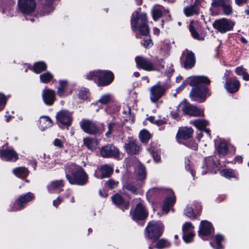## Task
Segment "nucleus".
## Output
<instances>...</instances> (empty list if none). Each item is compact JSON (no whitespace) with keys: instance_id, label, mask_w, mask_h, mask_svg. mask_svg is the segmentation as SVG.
<instances>
[{"instance_id":"obj_56","label":"nucleus","mask_w":249,"mask_h":249,"mask_svg":"<svg viewBox=\"0 0 249 249\" xmlns=\"http://www.w3.org/2000/svg\"><path fill=\"white\" fill-rule=\"evenodd\" d=\"M147 150L149 152L150 154L153 153V152H155V151H157L158 149L156 143L154 142L151 143L150 145L147 148Z\"/></svg>"},{"instance_id":"obj_11","label":"nucleus","mask_w":249,"mask_h":249,"mask_svg":"<svg viewBox=\"0 0 249 249\" xmlns=\"http://www.w3.org/2000/svg\"><path fill=\"white\" fill-rule=\"evenodd\" d=\"M34 198V195L28 193L26 195L21 196L15 202L14 206L9 210L10 211H18L22 209L26 203L30 201Z\"/></svg>"},{"instance_id":"obj_29","label":"nucleus","mask_w":249,"mask_h":249,"mask_svg":"<svg viewBox=\"0 0 249 249\" xmlns=\"http://www.w3.org/2000/svg\"><path fill=\"white\" fill-rule=\"evenodd\" d=\"M84 144L89 149L93 150L96 148L98 144L96 139L90 137H87L83 140Z\"/></svg>"},{"instance_id":"obj_3","label":"nucleus","mask_w":249,"mask_h":249,"mask_svg":"<svg viewBox=\"0 0 249 249\" xmlns=\"http://www.w3.org/2000/svg\"><path fill=\"white\" fill-rule=\"evenodd\" d=\"M131 28L134 32L139 31L141 35L147 36L150 33L147 25L146 15L141 14L138 10L132 14L131 20Z\"/></svg>"},{"instance_id":"obj_20","label":"nucleus","mask_w":249,"mask_h":249,"mask_svg":"<svg viewBox=\"0 0 249 249\" xmlns=\"http://www.w3.org/2000/svg\"><path fill=\"white\" fill-rule=\"evenodd\" d=\"M42 97L46 105L52 106L55 100V92L52 89H44L42 90Z\"/></svg>"},{"instance_id":"obj_1","label":"nucleus","mask_w":249,"mask_h":249,"mask_svg":"<svg viewBox=\"0 0 249 249\" xmlns=\"http://www.w3.org/2000/svg\"><path fill=\"white\" fill-rule=\"evenodd\" d=\"M210 80L207 76H195L191 77L189 85L192 87L190 96L193 98H198L199 102H203L207 96L210 95L209 89L202 84H209Z\"/></svg>"},{"instance_id":"obj_42","label":"nucleus","mask_w":249,"mask_h":249,"mask_svg":"<svg viewBox=\"0 0 249 249\" xmlns=\"http://www.w3.org/2000/svg\"><path fill=\"white\" fill-rule=\"evenodd\" d=\"M168 246V241L165 239H161L157 241L156 243L155 247L159 249H162Z\"/></svg>"},{"instance_id":"obj_61","label":"nucleus","mask_w":249,"mask_h":249,"mask_svg":"<svg viewBox=\"0 0 249 249\" xmlns=\"http://www.w3.org/2000/svg\"><path fill=\"white\" fill-rule=\"evenodd\" d=\"M246 72V70L242 67H238L236 68L235 72L239 75H243Z\"/></svg>"},{"instance_id":"obj_31","label":"nucleus","mask_w":249,"mask_h":249,"mask_svg":"<svg viewBox=\"0 0 249 249\" xmlns=\"http://www.w3.org/2000/svg\"><path fill=\"white\" fill-rule=\"evenodd\" d=\"M52 125V121L48 116H42L39 120V126L43 130Z\"/></svg>"},{"instance_id":"obj_9","label":"nucleus","mask_w":249,"mask_h":249,"mask_svg":"<svg viewBox=\"0 0 249 249\" xmlns=\"http://www.w3.org/2000/svg\"><path fill=\"white\" fill-rule=\"evenodd\" d=\"M18 6L22 13L28 15L35 11L36 3L35 0H18Z\"/></svg>"},{"instance_id":"obj_15","label":"nucleus","mask_w":249,"mask_h":249,"mask_svg":"<svg viewBox=\"0 0 249 249\" xmlns=\"http://www.w3.org/2000/svg\"><path fill=\"white\" fill-rule=\"evenodd\" d=\"M99 79L98 85L99 86H105L109 85L112 82L114 78V75L110 71L99 70Z\"/></svg>"},{"instance_id":"obj_22","label":"nucleus","mask_w":249,"mask_h":249,"mask_svg":"<svg viewBox=\"0 0 249 249\" xmlns=\"http://www.w3.org/2000/svg\"><path fill=\"white\" fill-rule=\"evenodd\" d=\"M0 157L7 161H15L18 159V155L13 149L0 150Z\"/></svg>"},{"instance_id":"obj_25","label":"nucleus","mask_w":249,"mask_h":249,"mask_svg":"<svg viewBox=\"0 0 249 249\" xmlns=\"http://www.w3.org/2000/svg\"><path fill=\"white\" fill-rule=\"evenodd\" d=\"M190 123L194 125L198 129L204 131L207 134H209V130L206 129L208 122L205 120L197 119L190 121Z\"/></svg>"},{"instance_id":"obj_32","label":"nucleus","mask_w":249,"mask_h":249,"mask_svg":"<svg viewBox=\"0 0 249 249\" xmlns=\"http://www.w3.org/2000/svg\"><path fill=\"white\" fill-rule=\"evenodd\" d=\"M231 0H226L222 7V11L224 15L230 16L233 13V9L231 6Z\"/></svg>"},{"instance_id":"obj_38","label":"nucleus","mask_w":249,"mask_h":249,"mask_svg":"<svg viewBox=\"0 0 249 249\" xmlns=\"http://www.w3.org/2000/svg\"><path fill=\"white\" fill-rule=\"evenodd\" d=\"M40 81L44 83H49L53 78V75L49 72L40 74L39 76Z\"/></svg>"},{"instance_id":"obj_57","label":"nucleus","mask_w":249,"mask_h":249,"mask_svg":"<svg viewBox=\"0 0 249 249\" xmlns=\"http://www.w3.org/2000/svg\"><path fill=\"white\" fill-rule=\"evenodd\" d=\"M51 185L52 187H62L64 183L62 180H59L52 181Z\"/></svg>"},{"instance_id":"obj_26","label":"nucleus","mask_w":249,"mask_h":249,"mask_svg":"<svg viewBox=\"0 0 249 249\" xmlns=\"http://www.w3.org/2000/svg\"><path fill=\"white\" fill-rule=\"evenodd\" d=\"M68 88V82L65 80H61L59 82V85L57 88V95L60 97L67 96L68 94L66 90Z\"/></svg>"},{"instance_id":"obj_8","label":"nucleus","mask_w":249,"mask_h":249,"mask_svg":"<svg viewBox=\"0 0 249 249\" xmlns=\"http://www.w3.org/2000/svg\"><path fill=\"white\" fill-rule=\"evenodd\" d=\"M196 58L194 53L188 49L184 51L180 58V63L185 69H191L195 66Z\"/></svg>"},{"instance_id":"obj_10","label":"nucleus","mask_w":249,"mask_h":249,"mask_svg":"<svg viewBox=\"0 0 249 249\" xmlns=\"http://www.w3.org/2000/svg\"><path fill=\"white\" fill-rule=\"evenodd\" d=\"M217 170V165L213 157H208L205 159L201 173L202 175L208 173H216Z\"/></svg>"},{"instance_id":"obj_4","label":"nucleus","mask_w":249,"mask_h":249,"mask_svg":"<svg viewBox=\"0 0 249 249\" xmlns=\"http://www.w3.org/2000/svg\"><path fill=\"white\" fill-rule=\"evenodd\" d=\"M163 230L162 224L159 221H151L145 229V235L149 239L156 241L162 234Z\"/></svg>"},{"instance_id":"obj_37","label":"nucleus","mask_w":249,"mask_h":249,"mask_svg":"<svg viewBox=\"0 0 249 249\" xmlns=\"http://www.w3.org/2000/svg\"><path fill=\"white\" fill-rule=\"evenodd\" d=\"M218 152L220 156H225L228 152V147L226 143L221 142L220 143L218 148Z\"/></svg>"},{"instance_id":"obj_5","label":"nucleus","mask_w":249,"mask_h":249,"mask_svg":"<svg viewBox=\"0 0 249 249\" xmlns=\"http://www.w3.org/2000/svg\"><path fill=\"white\" fill-rule=\"evenodd\" d=\"M234 25L235 23L233 21L226 18L215 20L213 23V28L221 34L232 31Z\"/></svg>"},{"instance_id":"obj_14","label":"nucleus","mask_w":249,"mask_h":249,"mask_svg":"<svg viewBox=\"0 0 249 249\" xmlns=\"http://www.w3.org/2000/svg\"><path fill=\"white\" fill-rule=\"evenodd\" d=\"M57 121L61 124L69 126L71 125L72 118L71 112L66 110H61L56 116Z\"/></svg>"},{"instance_id":"obj_48","label":"nucleus","mask_w":249,"mask_h":249,"mask_svg":"<svg viewBox=\"0 0 249 249\" xmlns=\"http://www.w3.org/2000/svg\"><path fill=\"white\" fill-rule=\"evenodd\" d=\"M215 239L216 244V249H222V247L220 243L224 239L223 236L220 234H216L215 236Z\"/></svg>"},{"instance_id":"obj_12","label":"nucleus","mask_w":249,"mask_h":249,"mask_svg":"<svg viewBox=\"0 0 249 249\" xmlns=\"http://www.w3.org/2000/svg\"><path fill=\"white\" fill-rule=\"evenodd\" d=\"M181 110L185 114L193 116H203L204 112L202 109H198L189 103L184 102Z\"/></svg>"},{"instance_id":"obj_43","label":"nucleus","mask_w":249,"mask_h":249,"mask_svg":"<svg viewBox=\"0 0 249 249\" xmlns=\"http://www.w3.org/2000/svg\"><path fill=\"white\" fill-rule=\"evenodd\" d=\"M112 200L116 205L120 206L124 203V199L119 194H116L111 197Z\"/></svg>"},{"instance_id":"obj_18","label":"nucleus","mask_w":249,"mask_h":249,"mask_svg":"<svg viewBox=\"0 0 249 249\" xmlns=\"http://www.w3.org/2000/svg\"><path fill=\"white\" fill-rule=\"evenodd\" d=\"M113 168L109 165L105 164L98 168L94 173L97 178H108L112 174Z\"/></svg>"},{"instance_id":"obj_34","label":"nucleus","mask_w":249,"mask_h":249,"mask_svg":"<svg viewBox=\"0 0 249 249\" xmlns=\"http://www.w3.org/2000/svg\"><path fill=\"white\" fill-rule=\"evenodd\" d=\"M47 66L46 64L42 61L35 63L33 66V71L35 73H39L46 70Z\"/></svg>"},{"instance_id":"obj_33","label":"nucleus","mask_w":249,"mask_h":249,"mask_svg":"<svg viewBox=\"0 0 249 249\" xmlns=\"http://www.w3.org/2000/svg\"><path fill=\"white\" fill-rule=\"evenodd\" d=\"M220 174L221 176L228 179L236 178V173L235 171L231 169H223L220 171Z\"/></svg>"},{"instance_id":"obj_52","label":"nucleus","mask_w":249,"mask_h":249,"mask_svg":"<svg viewBox=\"0 0 249 249\" xmlns=\"http://www.w3.org/2000/svg\"><path fill=\"white\" fill-rule=\"evenodd\" d=\"M164 60L163 59H159L156 62V70H160L161 69H163L164 68Z\"/></svg>"},{"instance_id":"obj_19","label":"nucleus","mask_w":249,"mask_h":249,"mask_svg":"<svg viewBox=\"0 0 249 249\" xmlns=\"http://www.w3.org/2000/svg\"><path fill=\"white\" fill-rule=\"evenodd\" d=\"M147 215V212L141 203H138L137 205L135 211L132 213V218L134 220L144 219L146 218Z\"/></svg>"},{"instance_id":"obj_39","label":"nucleus","mask_w":249,"mask_h":249,"mask_svg":"<svg viewBox=\"0 0 249 249\" xmlns=\"http://www.w3.org/2000/svg\"><path fill=\"white\" fill-rule=\"evenodd\" d=\"M151 138L150 134L146 130H142L140 133V139L142 142H146Z\"/></svg>"},{"instance_id":"obj_62","label":"nucleus","mask_w":249,"mask_h":249,"mask_svg":"<svg viewBox=\"0 0 249 249\" xmlns=\"http://www.w3.org/2000/svg\"><path fill=\"white\" fill-rule=\"evenodd\" d=\"M151 155L153 156L154 160L156 162H158L160 160V157L158 153V150L155 152H153V153L151 154Z\"/></svg>"},{"instance_id":"obj_54","label":"nucleus","mask_w":249,"mask_h":249,"mask_svg":"<svg viewBox=\"0 0 249 249\" xmlns=\"http://www.w3.org/2000/svg\"><path fill=\"white\" fill-rule=\"evenodd\" d=\"M185 168L187 170H189L190 173L192 175V176L194 177V172L193 170L191 168V167L190 166V161L188 159H185Z\"/></svg>"},{"instance_id":"obj_40","label":"nucleus","mask_w":249,"mask_h":249,"mask_svg":"<svg viewBox=\"0 0 249 249\" xmlns=\"http://www.w3.org/2000/svg\"><path fill=\"white\" fill-rule=\"evenodd\" d=\"M112 100V96L110 94H106L102 95L98 100V102L101 104L106 105L109 103Z\"/></svg>"},{"instance_id":"obj_28","label":"nucleus","mask_w":249,"mask_h":249,"mask_svg":"<svg viewBox=\"0 0 249 249\" xmlns=\"http://www.w3.org/2000/svg\"><path fill=\"white\" fill-rule=\"evenodd\" d=\"M198 10L199 7L196 2L192 5L185 7L183 9L184 13L187 17H190L195 14H198Z\"/></svg>"},{"instance_id":"obj_35","label":"nucleus","mask_w":249,"mask_h":249,"mask_svg":"<svg viewBox=\"0 0 249 249\" xmlns=\"http://www.w3.org/2000/svg\"><path fill=\"white\" fill-rule=\"evenodd\" d=\"M43 5V10L45 13L49 14L53 10L52 5L53 0H41Z\"/></svg>"},{"instance_id":"obj_47","label":"nucleus","mask_w":249,"mask_h":249,"mask_svg":"<svg viewBox=\"0 0 249 249\" xmlns=\"http://www.w3.org/2000/svg\"><path fill=\"white\" fill-rule=\"evenodd\" d=\"M152 12L153 19L155 20H156L158 19H159V18H160L162 15V11L160 9H156V8L152 10Z\"/></svg>"},{"instance_id":"obj_51","label":"nucleus","mask_w":249,"mask_h":249,"mask_svg":"<svg viewBox=\"0 0 249 249\" xmlns=\"http://www.w3.org/2000/svg\"><path fill=\"white\" fill-rule=\"evenodd\" d=\"M99 70L93 71H90L88 74L87 75V78L89 80H92L94 77H98L99 79Z\"/></svg>"},{"instance_id":"obj_27","label":"nucleus","mask_w":249,"mask_h":249,"mask_svg":"<svg viewBox=\"0 0 249 249\" xmlns=\"http://www.w3.org/2000/svg\"><path fill=\"white\" fill-rule=\"evenodd\" d=\"M176 202V197L173 193L170 196L167 197L164 200L163 205V210L167 213L170 209L174 205Z\"/></svg>"},{"instance_id":"obj_36","label":"nucleus","mask_w":249,"mask_h":249,"mask_svg":"<svg viewBox=\"0 0 249 249\" xmlns=\"http://www.w3.org/2000/svg\"><path fill=\"white\" fill-rule=\"evenodd\" d=\"M137 172L140 179H143L146 178L145 168L143 165H139L137 168Z\"/></svg>"},{"instance_id":"obj_63","label":"nucleus","mask_w":249,"mask_h":249,"mask_svg":"<svg viewBox=\"0 0 249 249\" xmlns=\"http://www.w3.org/2000/svg\"><path fill=\"white\" fill-rule=\"evenodd\" d=\"M166 123V120L163 119H160L158 120H155V121L154 122V124H156V125L160 126L161 125Z\"/></svg>"},{"instance_id":"obj_44","label":"nucleus","mask_w":249,"mask_h":249,"mask_svg":"<svg viewBox=\"0 0 249 249\" xmlns=\"http://www.w3.org/2000/svg\"><path fill=\"white\" fill-rule=\"evenodd\" d=\"M189 30L191 33L192 36L195 39L199 40V35L196 30L195 29L194 23L191 22L189 26Z\"/></svg>"},{"instance_id":"obj_55","label":"nucleus","mask_w":249,"mask_h":249,"mask_svg":"<svg viewBox=\"0 0 249 249\" xmlns=\"http://www.w3.org/2000/svg\"><path fill=\"white\" fill-rule=\"evenodd\" d=\"M53 144L55 146L59 148H62L64 147L63 142L59 139H55L53 142Z\"/></svg>"},{"instance_id":"obj_49","label":"nucleus","mask_w":249,"mask_h":249,"mask_svg":"<svg viewBox=\"0 0 249 249\" xmlns=\"http://www.w3.org/2000/svg\"><path fill=\"white\" fill-rule=\"evenodd\" d=\"M89 96V93L87 89H81L79 92L78 96L79 97L83 100H85L88 98Z\"/></svg>"},{"instance_id":"obj_24","label":"nucleus","mask_w":249,"mask_h":249,"mask_svg":"<svg viewBox=\"0 0 249 249\" xmlns=\"http://www.w3.org/2000/svg\"><path fill=\"white\" fill-rule=\"evenodd\" d=\"M239 86L240 83L239 81L235 79H233L227 81L224 85V87L229 92L233 93L238 90Z\"/></svg>"},{"instance_id":"obj_6","label":"nucleus","mask_w":249,"mask_h":249,"mask_svg":"<svg viewBox=\"0 0 249 249\" xmlns=\"http://www.w3.org/2000/svg\"><path fill=\"white\" fill-rule=\"evenodd\" d=\"M100 154L105 158L118 159L120 157L119 149L112 144H107L103 146L100 150Z\"/></svg>"},{"instance_id":"obj_53","label":"nucleus","mask_w":249,"mask_h":249,"mask_svg":"<svg viewBox=\"0 0 249 249\" xmlns=\"http://www.w3.org/2000/svg\"><path fill=\"white\" fill-rule=\"evenodd\" d=\"M7 98L2 94L0 93V111H1L4 107L6 103Z\"/></svg>"},{"instance_id":"obj_2","label":"nucleus","mask_w":249,"mask_h":249,"mask_svg":"<svg viewBox=\"0 0 249 249\" xmlns=\"http://www.w3.org/2000/svg\"><path fill=\"white\" fill-rule=\"evenodd\" d=\"M66 178L71 184L83 186L88 180V176L83 168L73 163L67 164Z\"/></svg>"},{"instance_id":"obj_60","label":"nucleus","mask_w":249,"mask_h":249,"mask_svg":"<svg viewBox=\"0 0 249 249\" xmlns=\"http://www.w3.org/2000/svg\"><path fill=\"white\" fill-rule=\"evenodd\" d=\"M114 126L115 124L112 123H110L108 124V131L106 134L107 137H109L112 134Z\"/></svg>"},{"instance_id":"obj_30","label":"nucleus","mask_w":249,"mask_h":249,"mask_svg":"<svg viewBox=\"0 0 249 249\" xmlns=\"http://www.w3.org/2000/svg\"><path fill=\"white\" fill-rule=\"evenodd\" d=\"M13 173L18 178H24L28 175L29 172L24 167H19L13 170Z\"/></svg>"},{"instance_id":"obj_45","label":"nucleus","mask_w":249,"mask_h":249,"mask_svg":"<svg viewBox=\"0 0 249 249\" xmlns=\"http://www.w3.org/2000/svg\"><path fill=\"white\" fill-rule=\"evenodd\" d=\"M195 236V233L193 232H188L183 233V239L186 243L190 242Z\"/></svg>"},{"instance_id":"obj_21","label":"nucleus","mask_w":249,"mask_h":249,"mask_svg":"<svg viewBox=\"0 0 249 249\" xmlns=\"http://www.w3.org/2000/svg\"><path fill=\"white\" fill-rule=\"evenodd\" d=\"M212 224L206 220H203L200 224L198 232L200 236H209L212 233Z\"/></svg>"},{"instance_id":"obj_13","label":"nucleus","mask_w":249,"mask_h":249,"mask_svg":"<svg viewBox=\"0 0 249 249\" xmlns=\"http://www.w3.org/2000/svg\"><path fill=\"white\" fill-rule=\"evenodd\" d=\"M165 89L159 83L152 86L150 89V98L152 102H156L163 95Z\"/></svg>"},{"instance_id":"obj_50","label":"nucleus","mask_w":249,"mask_h":249,"mask_svg":"<svg viewBox=\"0 0 249 249\" xmlns=\"http://www.w3.org/2000/svg\"><path fill=\"white\" fill-rule=\"evenodd\" d=\"M226 0H213L211 5L214 8L222 7Z\"/></svg>"},{"instance_id":"obj_23","label":"nucleus","mask_w":249,"mask_h":249,"mask_svg":"<svg viewBox=\"0 0 249 249\" xmlns=\"http://www.w3.org/2000/svg\"><path fill=\"white\" fill-rule=\"evenodd\" d=\"M194 130L192 128L187 127H182L179 128L177 135V139L178 142L180 140H186L191 138L193 135Z\"/></svg>"},{"instance_id":"obj_59","label":"nucleus","mask_w":249,"mask_h":249,"mask_svg":"<svg viewBox=\"0 0 249 249\" xmlns=\"http://www.w3.org/2000/svg\"><path fill=\"white\" fill-rule=\"evenodd\" d=\"M118 185V182L116 181L115 180L110 179H109L106 183V185L107 187H114L115 186H117Z\"/></svg>"},{"instance_id":"obj_58","label":"nucleus","mask_w":249,"mask_h":249,"mask_svg":"<svg viewBox=\"0 0 249 249\" xmlns=\"http://www.w3.org/2000/svg\"><path fill=\"white\" fill-rule=\"evenodd\" d=\"M142 44L145 48H148L152 45V40L150 39H143L142 41Z\"/></svg>"},{"instance_id":"obj_17","label":"nucleus","mask_w":249,"mask_h":249,"mask_svg":"<svg viewBox=\"0 0 249 249\" xmlns=\"http://www.w3.org/2000/svg\"><path fill=\"white\" fill-rule=\"evenodd\" d=\"M80 125L83 131L90 135L97 134L99 131V128L93 122L89 120H83Z\"/></svg>"},{"instance_id":"obj_41","label":"nucleus","mask_w":249,"mask_h":249,"mask_svg":"<svg viewBox=\"0 0 249 249\" xmlns=\"http://www.w3.org/2000/svg\"><path fill=\"white\" fill-rule=\"evenodd\" d=\"M184 214L191 219H196V214L194 213L193 208L186 206L184 209Z\"/></svg>"},{"instance_id":"obj_64","label":"nucleus","mask_w":249,"mask_h":249,"mask_svg":"<svg viewBox=\"0 0 249 249\" xmlns=\"http://www.w3.org/2000/svg\"><path fill=\"white\" fill-rule=\"evenodd\" d=\"M187 146L194 150H196L197 149V144L194 142L189 143L187 144Z\"/></svg>"},{"instance_id":"obj_46","label":"nucleus","mask_w":249,"mask_h":249,"mask_svg":"<svg viewBox=\"0 0 249 249\" xmlns=\"http://www.w3.org/2000/svg\"><path fill=\"white\" fill-rule=\"evenodd\" d=\"M194 228V226L191 222H186L183 225L182 231L183 233L191 232L190 231Z\"/></svg>"},{"instance_id":"obj_16","label":"nucleus","mask_w":249,"mask_h":249,"mask_svg":"<svg viewBox=\"0 0 249 249\" xmlns=\"http://www.w3.org/2000/svg\"><path fill=\"white\" fill-rule=\"evenodd\" d=\"M137 65L143 70L147 71H156L155 66L151 61L142 56H137L135 58Z\"/></svg>"},{"instance_id":"obj_7","label":"nucleus","mask_w":249,"mask_h":249,"mask_svg":"<svg viewBox=\"0 0 249 249\" xmlns=\"http://www.w3.org/2000/svg\"><path fill=\"white\" fill-rule=\"evenodd\" d=\"M124 148L128 154L136 155L141 150V145L136 139L128 137L125 142Z\"/></svg>"}]
</instances>
